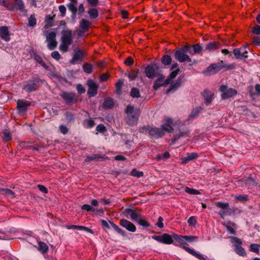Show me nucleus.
<instances>
[{
    "label": "nucleus",
    "mask_w": 260,
    "mask_h": 260,
    "mask_svg": "<svg viewBox=\"0 0 260 260\" xmlns=\"http://www.w3.org/2000/svg\"><path fill=\"white\" fill-rule=\"evenodd\" d=\"M39 80L38 78H34L24 85L23 89L27 92L35 91L38 88L36 83L39 82Z\"/></svg>",
    "instance_id": "obj_15"
},
{
    "label": "nucleus",
    "mask_w": 260,
    "mask_h": 260,
    "mask_svg": "<svg viewBox=\"0 0 260 260\" xmlns=\"http://www.w3.org/2000/svg\"><path fill=\"white\" fill-rule=\"evenodd\" d=\"M73 32L72 30H67L63 31L61 38V42L59 49L63 52H67L69 47L72 44Z\"/></svg>",
    "instance_id": "obj_4"
},
{
    "label": "nucleus",
    "mask_w": 260,
    "mask_h": 260,
    "mask_svg": "<svg viewBox=\"0 0 260 260\" xmlns=\"http://www.w3.org/2000/svg\"><path fill=\"white\" fill-rule=\"evenodd\" d=\"M96 129L99 133H104L106 131V127L102 124H99L96 126Z\"/></svg>",
    "instance_id": "obj_56"
},
{
    "label": "nucleus",
    "mask_w": 260,
    "mask_h": 260,
    "mask_svg": "<svg viewBox=\"0 0 260 260\" xmlns=\"http://www.w3.org/2000/svg\"><path fill=\"white\" fill-rule=\"evenodd\" d=\"M110 224L111 225L112 227L119 234L122 236H125V233L124 231L122 230L120 228L118 227L116 224L114 223L113 222L110 221Z\"/></svg>",
    "instance_id": "obj_39"
},
{
    "label": "nucleus",
    "mask_w": 260,
    "mask_h": 260,
    "mask_svg": "<svg viewBox=\"0 0 260 260\" xmlns=\"http://www.w3.org/2000/svg\"><path fill=\"white\" fill-rule=\"evenodd\" d=\"M220 47V44L216 41L211 42L206 46V49L209 51H213Z\"/></svg>",
    "instance_id": "obj_24"
},
{
    "label": "nucleus",
    "mask_w": 260,
    "mask_h": 260,
    "mask_svg": "<svg viewBox=\"0 0 260 260\" xmlns=\"http://www.w3.org/2000/svg\"><path fill=\"white\" fill-rule=\"evenodd\" d=\"M89 17L91 19H95L99 16V12L95 8L89 9L87 12Z\"/></svg>",
    "instance_id": "obj_28"
},
{
    "label": "nucleus",
    "mask_w": 260,
    "mask_h": 260,
    "mask_svg": "<svg viewBox=\"0 0 260 260\" xmlns=\"http://www.w3.org/2000/svg\"><path fill=\"white\" fill-rule=\"evenodd\" d=\"M202 110L203 108L200 106L193 109L190 114L189 115V118L192 119L196 117Z\"/></svg>",
    "instance_id": "obj_31"
},
{
    "label": "nucleus",
    "mask_w": 260,
    "mask_h": 260,
    "mask_svg": "<svg viewBox=\"0 0 260 260\" xmlns=\"http://www.w3.org/2000/svg\"><path fill=\"white\" fill-rule=\"evenodd\" d=\"M145 74L149 78H153L155 76V69L152 66H148L145 69Z\"/></svg>",
    "instance_id": "obj_25"
},
{
    "label": "nucleus",
    "mask_w": 260,
    "mask_h": 260,
    "mask_svg": "<svg viewBox=\"0 0 260 260\" xmlns=\"http://www.w3.org/2000/svg\"><path fill=\"white\" fill-rule=\"evenodd\" d=\"M137 223L141 226L145 228H148L150 225V223L145 219L143 218V216Z\"/></svg>",
    "instance_id": "obj_45"
},
{
    "label": "nucleus",
    "mask_w": 260,
    "mask_h": 260,
    "mask_svg": "<svg viewBox=\"0 0 260 260\" xmlns=\"http://www.w3.org/2000/svg\"><path fill=\"white\" fill-rule=\"evenodd\" d=\"M46 41L48 43V47L51 50H54L56 46V34L54 32H50L46 37Z\"/></svg>",
    "instance_id": "obj_12"
},
{
    "label": "nucleus",
    "mask_w": 260,
    "mask_h": 260,
    "mask_svg": "<svg viewBox=\"0 0 260 260\" xmlns=\"http://www.w3.org/2000/svg\"><path fill=\"white\" fill-rule=\"evenodd\" d=\"M131 174L133 176L139 178L142 177L144 175V173L143 172L139 171L136 169H134L132 171Z\"/></svg>",
    "instance_id": "obj_46"
},
{
    "label": "nucleus",
    "mask_w": 260,
    "mask_h": 260,
    "mask_svg": "<svg viewBox=\"0 0 260 260\" xmlns=\"http://www.w3.org/2000/svg\"><path fill=\"white\" fill-rule=\"evenodd\" d=\"M252 32L254 34L260 35V26L256 25V26H255L253 28Z\"/></svg>",
    "instance_id": "obj_64"
},
{
    "label": "nucleus",
    "mask_w": 260,
    "mask_h": 260,
    "mask_svg": "<svg viewBox=\"0 0 260 260\" xmlns=\"http://www.w3.org/2000/svg\"><path fill=\"white\" fill-rule=\"evenodd\" d=\"M122 85L123 81L121 80H119L116 83L115 86L117 92H119L120 91Z\"/></svg>",
    "instance_id": "obj_54"
},
{
    "label": "nucleus",
    "mask_w": 260,
    "mask_h": 260,
    "mask_svg": "<svg viewBox=\"0 0 260 260\" xmlns=\"http://www.w3.org/2000/svg\"><path fill=\"white\" fill-rule=\"evenodd\" d=\"M222 68V66L219 63H213L204 71L203 73L205 75L214 74L220 71Z\"/></svg>",
    "instance_id": "obj_14"
},
{
    "label": "nucleus",
    "mask_w": 260,
    "mask_h": 260,
    "mask_svg": "<svg viewBox=\"0 0 260 260\" xmlns=\"http://www.w3.org/2000/svg\"><path fill=\"white\" fill-rule=\"evenodd\" d=\"M244 182L246 185L249 187H251L256 185V182L252 175H250L247 178H246L244 180Z\"/></svg>",
    "instance_id": "obj_29"
},
{
    "label": "nucleus",
    "mask_w": 260,
    "mask_h": 260,
    "mask_svg": "<svg viewBox=\"0 0 260 260\" xmlns=\"http://www.w3.org/2000/svg\"><path fill=\"white\" fill-rule=\"evenodd\" d=\"M120 224L122 227L125 228L127 230L131 232H135L136 231V226L133 223L126 219H121L120 221Z\"/></svg>",
    "instance_id": "obj_19"
},
{
    "label": "nucleus",
    "mask_w": 260,
    "mask_h": 260,
    "mask_svg": "<svg viewBox=\"0 0 260 260\" xmlns=\"http://www.w3.org/2000/svg\"><path fill=\"white\" fill-rule=\"evenodd\" d=\"M61 96L65 101L67 105L73 104L77 100L75 93L72 92H63L61 94Z\"/></svg>",
    "instance_id": "obj_10"
},
{
    "label": "nucleus",
    "mask_w": 260,
    "mask_h": 260,
    "mask_svg": "<svg viewBox=\"0 0 260 260\" xmlns=\"http://www.w3.org/2000/svg\"><path fill=\"white\" fill-rule=\"evenodd\" d=\"M133 63L134 60L131 57H128V58H127V59L124 61V63L128 66L132 65Z\"/></svg>",
    "instance_id": "obj_63"
},
{
    "label": "nucleus",
    "mask_w": 260,
    "mask_h": 260,
    "mask_svg": "<svg viewBox=\"0 0 260 260\" xmlns=\"http://www.w3.org/2000/svg\"><path fill=\"white\" fill-rule=\"evenodd\" d=\"M15 4L18 7V8L21 12H26V10L24 9V3L22 0H14Z\"/></svg>",
    "instance_id": "obj_36"
},
{
    "label": "nucleus",
    "mask_w": 260,
    "mask_h": 260,
    "mask_svg": "<svg viewBox=\"0 0 260 260\" xmlns=\"http://www.w3.org/2000/svg\"><path fill=\"white\" fill-rule=\"evenodd\" d=\"M164 219L161 216H159L158 218L157 222L156 223V225L157 226L158 228H162L164 227V223H163Z\"/></svg>",
    "instance_id": "obj_59"
},
{
    "label": "nucleus",
    "mask_w": 260,
    "mask_h": 260,
    "mask_svg": "<svg viewBox=\"0 0 260 260\" xmlns=\"http://www.w3.org/2000/svg\"><path fill=\"white\" fill-rule=\"evenodd\" d=\"M3 139L6 141H10L12 139L11 133L8 131H5L2 133Z\"/></svg>",
    "instance_id": "obj_41"
},
{
    "label": "nucleus",
    "mask_w": 260,
    "mask_h": 260,
    "mask_svg": "<svg viewBox=\"0 0 260 260\" xmlns=\"http://www.w3.org/2000/svg\"><path fill=\"white\" fill-rule=\"evenodd\" d=\"M51 56L57 60H58L60 58V55L58 51H55L52 52Z\"/></svg>",
    "instance_id": "obj_60"
},
{
    "label": "nucleus",
    "mask_w": 260,
    "mask_h": 260,
    "mask_svg": "<svg viewBox=\"0 0 260 260\" xmlns=\"http://www.w3.org/2000/svg\"><path fill=\"white\" fill-rule=\"evenodd\" d=\"M164 78L160 77L157 79V80L155 82L153 85V89L155 90H157L160 86L166 85L169 83V79H167L164 82L163 81Z\"/></svg>",
    "instance_id": "obj_23"
},
{
    "label": "nucleus",
    "mask_w": 260,
    "mask_h": 260,
    "mask_svg": "<svg viewBox=\"0 0 260 260\" xmlns=\"http://www.w3.org/2000/svg\"><path fill=\"white\" fill-rule=\"evenodd\" d=\"M217 207L220 208L221 210L218 212V214L221 218H223L225 215L228 214L229 210V204L227 202H217L215 203Z\"/></svg>",
    "instance_id": "obj_13"
},
{
    "label": "nucleus",
    "mask_w": 260,
    "mask_h": 260,
    "mask_svg": "<svg viewBox=\"0 0 260 260\" xmlns=\"http://www.w3.org/2000/svg\"><path fill=\"white\" fill-rule=\"evenodd\" d=\"M233 53L237 59L246 58L248 57V51L245 47L240 48H236L233 51Z\"/></svg>",
    "instance_id": "obj_16"
},
{
    "label": "nucleus",
    "mask_w": 260,
    "mask_h": 260,
    "mask_svg": "<svg viewBox=\"0 0 260 260\" xmlns=\"http://www.w3.org/2000/svg\"><path fill=\"white\" fill-rule=\"evenodd\" d=\"M106 157V156L105 155H100L99 154H92L90 156H88L86 158V159L90 160H94L98 158H102L104 159Z\"/></svg>",
    "instance_id": "obj_47"
},
{
    "label": "nucleus",
    "mask_w": 260,
    "mask_h": 260,
    "mask_svg": "<svg viewBox=\"0 0 260 260\" xmlns=\"http://www.w3.org/2000/svg\"><path fill=\"white\" fill-rule=\"evenodd\" d=\"M187 156H188L189 159L190 160L196 159L198 157V154L195 152L188 153Z\"/></svg>",
    "instance_id": "obj_61"
},
{
    "label": "nucleus",
    "mask_w": 260,
    "mask_h": 260,
    "mask_svg": "<svg viewBox=\"0 0 260 260\" xmlns=\"http://www.w3.org/2000/svg\"><path fill=\"white\" fill-rule=\"evenodd\" d=\"M125 120L126 123L131 126L136 125L139 116L141 114V111L139 109L135 108L131 105H128L125 110Z\"/></svg>",
    "instance_id": "obj_3"
},
{
    "label": "nucleus",
    "mask_w": 260,
    "mask_h": 260,
    "mask_svg": "<svg viewBox=\"0 0 260 260\" xmlns=\"http://www.w3.org/2000/svg\"><path fill=\"white\" fill-rule=\"evenodd\" d=\"M87 85L88 87L87 94L89 97L94 96L98 92V84L93 80L90 79L87 81Z\"/></svg>",
    "instance_id": "obj_9"
},
{
    "label": "nucleus",
    "mask_w": 260,
    "mask_h": 260,
    "mask_svg": "<svg viewBox=\"0 0 260 260\" xmlns=\"http://www.w3.org/2000/svg\"><path fill=\"white\" fill-rule=\"evenodd\" d=\"M190 48L188 46H185L182 48L177 50L175 52V58L180 62H191V59L186 54L187 50Z\"/></svg>",
    "instance_id": "obj_5"
},
{
    "label": "nucleus",
    "mask_w": 260,
    "mask_h": 260,
    "mask_svg": "<svg viewBox=\"0 0 260 260\" xmlns=\"http://www.w3.org/2000/svg\"><path fill=\"white\" fill-rule=\"evenodd\" d=\"M38 250L42 253H45L48 251V247L45 243L39 241L38 242Z\"/></svg>",
    "instance_id": "obj_27"
},
{
    "label": "nucleus",
    "mask_w": 260,
    "mask_h": 260,
    "mask_svg": "<svg viewBox=\"0 0 260 260\" xmlns=\"http://www.w3.org/2000/svg\"><path fill=\"white\" fill-rule=\"evenodd\" d=\"M38 187L39 190L43 193H47L48 192L47 188L43 185H38Z\"/></svg>",
    "instance_id": "obj_62"
},
{
    "label": "nucleus",
    "mask_w": 260,
    "mask_h": 260,
    "mask_svg": "<svg viewBox=\"0 0 260 260\" xmlns=\"http://www.w3.org/2000/svg\"><path fill=\"white\" fill-rule=\"evenodd\" d=\"M76 230H79V231H84L88 233H92V230L86 226H81V225H76Z\"/></svg>",
    "instance_id": "obj_50"
},
{
    "label": "nucleus",
    "mask_w": 260,
    "mask_h": 260,
    "mask_svg": "<svg viewBox=\"0 0 260 260\" xmlns=\"http://www.w3.org/2000/svg\"><path fill=\"white\" fill-rule=\"evenodd\" d=\"M181 85V80H177L173 84H172L171 87L167 91V93H169L171 91H174L176 89H177Z\"/></svg>",
    "instance_id": "obj_38"
},
{
    "label": "nucleus",
    "mask_w": 260,
    "mask_h": 260,
    "mask_svg": "<svg viewBox=\"0 0 260 260\" xmlns=\"http://www.w3.org/2000/svg\"><path fill=\"white\" fill-rule=\"evenodd\" d=\"M223 225L231 234H235L236 232L234 228L236 227V224L234 222H230L229 224H224Z\"/></svg>",
    "instance_id": "obj_33"
},
{
    "label": "nucleus",
    "mask_w": 260,
    "mask_h": 260,
    "mask_svg": "<svg viewBox=\"0 0 260 260\" xmlns=\"http://www.w3.org/2000/svg\"><path fill=\"white\" fill-rule=\"evenodd\" d=\"M173 120L172 118L166 117L164 119V123L161 128L153 127L149 131V135L155 138H160L165 135V133H172L174 129L172 127Z\"/></svg>",
    "instance_id": "obj_2"
},
{
    "label": "nucleus",
    "mask_w": 260,
    "mask_h": 260,
    "mask_svg": "<svg viewBox=\"0 0 260 260\" xmlns=\"http://www.w3.org/2000/svg\"><path fill=\"white\" fill-rule=\"evenodd\" d=\"M17 109L20 113L25 112L30 105V102L25 100H18L17 102Z\"/></svg>",
    "instance_id": "obj_17"
},
{
    "label": "nucleus",
    "mask_w": 260,
    "mask_h": 260,
    "mask_svg": "<svg viewBox=\"0 0 260 260\" xmlns=\"http://www.w3.org/2000/svg\"><path fill=\"white\" fill-rule=\"evenodd\" d=\"M260 245L257 244H251L249 247L250 251L258 253L259 251Z\"/></svg>",
    "instance_id": "obj_42"
},
{
    "label": "nucleus",
    "mask_w": 260,
    "mask_h": 260,
    "mask_svg": "<svg viewBox=\"0 0 260 260\" xmlns=\"http://www.w3.org/2000/svg\"><path fill=\"white\" fill-rule=\"evenodd\" d=\"M76 89L79 93H84L85 92L84 87L81 84H78L76 86Z\"/></svg>",
    "instance_id": "obj_57"
},
{
    "label": "nucleus",
    "mask_w": 260,
    "mask_h": 260,
    "mask_svg": "<svg viewBox=\"0 0 260 260\" xmlns=\"http://www.w3.org/2000/svg\"><path fill=\"white\" fill-rule=\"evenodd\" d=\"M173 239L177 242L179 245L174 243L176 246H179L184 249L186 252L194 256L200 260H207L201 254L195 251L194 249L190 248L185 245L186 244L185 241L192 242L194 240L197 239L198 237L193 236H182L173 233L172 235Z\"/></svg>",
    "instance_id": "obj_1"
},
{
    "label": "nucleus",
    "mask_w": 260,
    "mask_h": 260,
    "mask_svg": "<svg viewBox=\"0 0 260 260\" xmlns=\"http://www.w3.org/2000/svg\"><path fill=\"white\" fill-rule=\"evenodd\" d=\"M231 242L234 244V250L236 253L240 256H246V253L245 249L241 246L242 244L241 240L236 237H231Z\"/></svg>",
    "instance_id": "obj_6"
},
{
    "label": "nucleus",
    "mask_w": 260,
    "mask_h": 260,
    "mask_svg": "<svg viewBox=\"0 0 260 260\" xmlns=\"http://www.w3.org/2000/svg\"><path fill=\"white\" fill-rule=\"evenodd\" d=\"M83 69L84 71L87 74H90L92 71V66L90 63H84L83 65Z\"/></svg>",
    "instance_id": "obj_44"
},
{
    "label": "nucleus",
    "mask_w": 260,
    "mask_h": 260,
    "mask_svg": "<svg viewBox=\"0 0 260 260\" xmlns=\"http://www.w3.org/2000/svg\"><path fill=\"white\" fill-rule=\"evenodd\" d=\"M114 106V101L111 98L106 99L104 103L103 107L106 109H111Z\"/></svg>",
    "instance_id": "obj_30"
},
{
    "label": "nucleus",
    "mask_w": 260,
    "mask_h": 260,
    "mask_svg": "<svg viewBox=\"0 0 260 260\" xmlns=\"http://www.w3.org/2000/svg\"><path fill=\"white\" fill-rule=\"evenodd\" d=\"M131 95L133 98H139L140 96L139 90L136 88H133L131 90Z\"/></svg>",
    "instance_id": "obj_48"
},
{
    "label": "nucleus",
    "mask_w": 260,
    "mask_h": 260,
    "mask_svg": "<svg viewBox=\"0 0 260 260\" xmlns=\"http://www.w3.org/2000/svg\"><path fill=\"white\" fill-rule=\"evenodd\" d=\"M81 209L87 211H91L93 212L95 211L94 208H92L90 205L87 204L83 205L82 206Z\"/></svg>",
    "instance_id": "obj_51"
},
{
    "label": "nucleus",
    "mask_w": 260,
    "mask_h": 260,
    "mask_svg": "<svg viewBox=\"0 0 260 260\" xmlns=\"http://www.w3.org/2000/svg\"><path fill=\"white\" fill-rule=\"evenodd\" d=\"M185 191L187 193L190 194H200L201 192L200 191L196 190L195 189L191 188L189 187H186L185 188Z\"/></svg>",
    "instance_id": "obj_43"
},
{
    "label": "nucleus",
    "mask_w": 260,
    "mask_h": 260,
    "mask_svg": "<svg viewBox=\"0 0 260 260\" xmlns=\"http://www.w3.org/2000/svg\"><path fill=\"white\" fill-rule=\"evenodd\" d=\"M125 215L127 217H129L131 219L136 222H138L139 220L142 217V215L137 212L135 210L127 208L124 210Z\"/></svg>",
    "instance_id": "obj_11"
},
{
    "label": "nucleus",
    "mask_w": 260,
    "mask_h": 260,
    "mask_svg": "<svg viewBox=\"0 0 260 260\" xmlns=\"http://www.w3.org/2000/svg\"><path fill=\"white\" fill-rule=\"evenodd\" d=\"M172 58L168 55H164L161 58V62L165 65H169L171 63Z\"/></svg>",
    "instance_id": "obj_40"
},
{
    "label": "nucleus",
    "mask_w": 260,
    "mask_h": 260,
    "mask_svg": "<svg viewBox=\"0 0 260 260\" xmlns=\"http://www.w3.org/2000/svg\"><path fill=\"white\" fill-rule=\"evenodd\" d=\"M188 223L191 225H194L197 223V219L195 216H191L188 219Z\"/></svg>",
    "instance_id": "obj_58"
},
{
    "label": "nucleus",
    "mask_w": 260,
    "mask_h": 260,
    "mask_svg": "<svg viewBox=\"0 0 260 260\" xmlns=\"http://www.w3.org/2000/svg\"><path fill=\"white\" fill-rule=\"evenodd\" d=\"M152 238L159 243L165 244H171L174 242L172 235L171 236L168 234H163L161 236L153 235Z\"/></svg>",
    "instance_id": "obj_8"
},
{
    "label": "nucleus",
    "mask_w": 260,
    "mask_h": 260,
    "mask_svg": "<svg viewBox=\"0 0 260 260\" xmlns=\"http://www.w3.org/2000/svg\"><path fill=\"white\" fill-rule=\"evenodd\" d=\"M220 91L221 92V97L223 100L234 97L237 93V91L235 89L228 88L227 86L224 85L220 86Z\"/></svg>",
    "instance_id": "obj_7"
},
{
    "label": "nucleus",
    "mask_w": 260,
    "mask_h": 260,
    "mask_svg": "<svg viewBox=\"0 0 260 260\" xmlns=\"http://www.w3.org/2000/svg\"><path fill=\"white\" fill-rule=\"evenodd\" d=\"M37 19L35 15H31L28 18V25L30 27H34L36 25Z\"/></svg>",
    "instance_id": "obj_37"
},
{
    "label": "nucleus",
    "mask_w": 260,
    "mask_h": 260,
    "mask_svg": "<svg viewBox=\"0 0 260 260\" xmlns=\"http://www.w3.org/2000/svg\"><path fill=\"white\" fill-rule=\"evenodd\" d=\"M76 3L71 2L68 5L69 10L72 13V17H75L77 14V9L76 6Z\"/></svg>",
    "instance_id": "obj_32"
},
{
    "label": "nucleus",
    "mask_w": 260,
    "mask_h": 260,
    "mask_svg": "<svg viewBox=\"0 0 260 260\" xmlns=\"http://www.w3.org/2000/svg\"><path fill=\"white\" fill-rule=\"evenodd\" d=\"M237 200L240 202H245L248 200V197L247 195H238L236 196Z\"/></svg>",
    "instance_id": "obj_52"
},
{
    "label": "nucleus",
    "mask_w": 260,
    "mask_h": 260,
    "mask_svg": "<svg viewBox=\"0 0 260 260\" xmlns=\"http://www.w3.org/2000/svg\"><path fill=\"white\" fill-rule=\"evenodd\" d=\"M91 25V23L84 19H82L79 23L80 30L78 31V35L81 36L82 34L86 32Z\"/></svg>",
    "instance_id": "obj_18"
},
{
    "label": "nucleus",
    "mask_w": 260,
    "mask_h": 260,
    "mask_svg": "<svg viewBox=\"0 0 260 260\" xmlns=\"http://www.w3.org/2000/svg\"><path fill=\"white\" fill-rule=\"evenodd\" d=\"M1 192L3 194L8 196L11 198L15 197V193L11 190L7 188H3L1 190Z\"/></svg>",
    "instance_id": "obj_34"
},
{
    "label": "nucleus",
    "mask_w": 260,
    "mask_h": 260,
    "mask_svg": "<svg viewBox=\"0 0 260 260\" xmlns=\"http://www.w3.org/2000/svg\"><path fill=\"white\" fill-rule=\"evenodd\" d=\"M138 72L135 71H132L129 73L128 77L131 80H134L137 76Z\"/></svg>",
    "instance_id": "obj_53"
},
{
    "label": "nucleus",
    "mask_w": 260,
    "mask_h": 260,
    "mask_svg": "<svg viewBox=\"0 0 260 260\" xmlns=\"http://www.w3.org/2000/svg\"><path fill=\"white\" fill-rule=\"evenodd\" d=\"M190 48H189V49H193V52L192 53H200L201 51L203 50L202 47L199 44H197L195 45H193L192 46H188Z\"/></svg>",
    "instance_id": "obj_35"
},
{
    "label": "nucleus",
    "mask_w": 260,
    "mask_h": 260,
    "mask_svg": "<svg viewBox=\"0 0 260 260\" xmlns=\"http://www.w3.org/2000/svg\"><path fill=\"white\" fill-rule=\"evenodd\" d=\"M83 56V53L81 50H75L73 54V57L71 60L70 61V62L72 64H76L79 62L82 61Z\"/></svg>",
    "instance_id": "obj_21"
},
{
    "label": "nucleus",
    "mask_w": 260,
    "mask_h": 260,
    "mask_svg": "<svg viewBox=\"0 0 260 260\" xmlns=\"http://www.w3.org/2000/svg\"><path fill=\"white\" fill-rule=\"evenodd\" d=\"M202 96L204 98L205 104L206 105L208 106L213 99L214 93L211 91L206 89L202 93Z\"/></svg>",
    "instance_id": "obj_20"
},
{
    "label": "nucleus",
    "mask_w": 260,
    "mask_h": 260,
    "mask_svg": "<svg viewBox=\"0 0 260 260\" xmlns=\"http://www.w3.org/2000/svg\"><path fill=\"white\" fill-rule=\"evenodd\" d=\"M0 5L4 6L10 11H13L15 9V5L12 3L7 2V0H0Z\"/></svg>",
    "instance_id": "obj_26"
},
{
    "label": "nucleus",
    "mask_w": 260,
    "mask_h": 260,
    "mask_svg": "<svg viewBox=\"0 0 260 260\" xmlns=\"http://www.w3.org/2000/svg\"><path fill=\"white\" fill-rule=\"evenodd\" d=\"M59 11L60 13L61 17H64L66 15V8L64 5H60L58 7Z\"/></svg>",
    "instance_id": "obj_55"
},
{
    "label": "nucleus",
    "mask_w": 260,
    "mask_h": 260,
    "mask_svg": "<svg viewBox=\"0 0 260 260\" xmlns=\"http://www.w3.org/2000/svg\"><path fill=\"white\" fill-rule=\"evenodd\" d=\"M0 38L6 42L10 40V32L8 27L5 26L0 27Z\"/></svg>",
    "instance_id": "obj_22"
},
{
    "label": "nucleus",
    "mask_w": 260,
    "mask_h": 260,
    "mask_svg": "<svg viewBox=\"0 0 260 260\" xmlns=\"http://www.w3.org/2000/svg\"><path fill=\"white\" fill-rule=\"evenodd\" d=\"M180 72V69L179 68H177L175 71H173L172 72L170 75L169 77L168 78L169 79V82L170 80L173 79L175 78L177 75L178 74V73Z\"/></svg>",
    "instance_id": "obj_49"
}]
</instances>
